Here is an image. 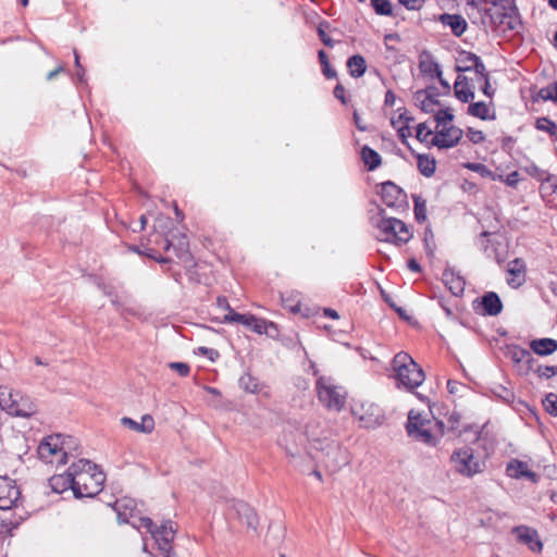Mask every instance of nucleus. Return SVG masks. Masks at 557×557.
Masks as SVG:
<instances>
[{
	"label": "nucleus",
	"mask_w": 557,
	"mask_h": 557,
	"mask_svg": "<svg viewBox=\"0 0 557 557\" xmlns=\"http://www.w3.org/2000/svg\"><path fill=\"white\" fill-rule=\"evenodd\" d=\"M75 497H94L102 490L104 473L89 460L79 459L71 465Z\"/></svg>",
	"instance_id": "f257e3e1"
},
{
	"label": "nucleus",
	"mask_w": 557,
	"mask_h": 557,
	"mask_svg": "<svg viewBox=\"0 0 557 557\" xmlns=\"http://www.w3.org/2000/svg\"><path fill=\"white\" fill-rule=\"evenodd\" d=\"M382 211L371 218L376 228V238L396 245L406 244L412 237L410 228L399 219L383 216Z\"/></svg>",
	"instance_id": "f03ea898"
},
{
	"label": "nucleus",
	"mask_w": 557,
	"mask_h": 557,
	"mask_svg": "<svg viewBox=\"0 0 557 557\" xmlns=\"http://www.w3.org/2000/svg\"><path fill=\"white\" fill-rule=\"evenodd\" d=\"M314 458L331 473L349 463L347 450L336 441L326 438L315 441Z\"/></svg>",
	"instance_id": "7ed1b4c3"
},
{
	"label": "nucleus",
	"mask_w": 557,
	"mask_h": 557,
	"mask_svg": "<svg viewBox=\"0 0 557 557\" xmlns=\"http://www.w3.org/2000/svg\"><path fill=\"white\" fill-rule=\"evenodd\" d=\"M396 379L408 391L420 386L425 379L422 368L407 352H398L393 359Z\"/></svg>",
	"instance_id": "20e7f679"
},
{
	"label": "nucleus",
	"mask_w": 557,
	"mask_h": 557,
	"mask_svg": "<svg viewBox=\"0 0 557 557\" xmlns=\"http://www.w3.org/2000/svg\"><path fill=\"white\" fill-rule=\"evenodd\" d=\"M0 407L15 417L29 418L37 412V405L29 396L10 386H0Z\"/></svg>",
	"instance_id": "39448f33"
},
{
	"label": "nucleus",
	"mask_w": 557,
	"mask_h": 557,
	"mask_svg": "<svg viewBox=\"0 0 557 557\" xmlns=\"http://www.w3.org/2000/svg\"><path fill=\"white\" fill-rule=\"evenodd\" d=\"M319 401L330 411L339 412L345 407L347 393L332 377L321 376L315 385Z\"/></svg>",
	"instance_id": "423d86ee"
},
{
	"label": "nucleus",
	"mask_w": 557,
	"mask_h": 557,
	"mask_svg": "<svg viewBox=\"0 0 557 557\" xmlns=\"http://www.w3.org/2000/svg\"><path fill=\"white\" fill-rule=\"evenodd\" d=\"M450 463L455 472L462 476L472 478L485 470V461L474 454L470 447H462L453 451Z\"/></svg>",
	"instance_id": "0eeeda50"
},
{
	"label": "nucleus",
	"mask_w": 557,
	"mask_h": 557,
	"mask_svg": "<svg viewBox=\"0 0 557 557\" xmlns=\"http://www.w3.org/2000/svg\"><path fill=\"white\" fill-rule=\"evenodd\" d=\"M38 457L47 465L63 466L67 461L64 437L61 434L46 436L38 445Z\"/></svg>",
	"instance_id": "6e6552de"
},
{
	"label": "nucleus",
	"mask_w": 557,
	"mask_h": 557,
	"mask_svg": "<svg viewBox=\"0 0 557 557\" xmlns=\"http://www.w3.org/2000/svg\"><path fill=\"white\" fill-rule=\"evenodd\" d=\"M441 425V422L429 419L426 416H422L416 410H410L406 429L408 434L417 441L429 445H434L435 438L433 435V430L434 428Z\"/></svg>",
	"instance_id": "1a4fd4ad"
},
{
	"label": "nucleus",
	"mask_w": 557,
	"mask_h": 557,
	"mask_svg": "<svg viewBox=\"0 0 557 557\" xmlns=\"http://www.w3.org/2000/svg\"><path fill=\"white\" fill-rule=\"evenodd\" d=\"M137 528H145L156 540L158 548L164 554V557H171V544L175 535V529L171 521L158 528L150 518L144 517L139 519V525Z\"/></svg>",
	"instance_id": "9d476101"
},
{
	"label": "nucleus",
	"mask_w": 557,
	"mask_h": 557,
	"mask_svg": "<svg viewBox=\"0 0 557 557\" xmlns=\"http://www.w3.org/2000/svg\"><path fill=\"white\" fill-rule=\"evenodd\" d=\"M351 412L361 426L367 429H375L382 425L385 418L382 408L371 400L356 401Z\"/></svg>",
	"instance_id": "9b49d317"
},
{
	"label": "nucleus",
	"mask_w": 557,
	"mask_h": 557,
	"mask_svg": "<svg viewBox=\"0 0 557 557\" xmlns=\"http://www.w3.org/2000/svg\"><path fill=\"white\" fill-rule=\"evenodd\" d=\"M493 8L490 9V16L494 24L507 25L515 29L517 20L515 17L513 0H491Z\"/></svg>",
	"instance_id": "f8f14e48"
},
{
	"label": "nucleus",
	"mask_w": 557,
	"mask_h": 557,
	"mask_svg": "<svg viewBox=\"0 0 557 557\" xmlns=\"http://www.w3.org/2000/svg\"><path fill=\"white\" fill-rule=\"evenodd\" d=\"M505 354L515 363L520 374L527 375L533 369L534 358L531 351L518 345H510L506 347Z\"/></svg>",
	"instance_id": "ddd939ff"
},
{
	"label": "nucleus",
	"mask_w": 557,
	"mask_h": 557,
	"mask_svg": "<svg viewBox=\"0 0 557 557\" xmlns=\"http://www.w3.org/2000/svg\"><path fill=\"white\" fill-rule=\"evenodd\" d=\"M21 492L15 482L8 476H0V509L16 508Z\"/></svg>",
	"instance_id": "4468645a"
},
{
	"label": "nucleus",
	"mask_w": 557,
	"mask_h": 557,
	"mask_svg": "<svg viewBox=\"0 0 557 557\" xmlns=\"http://www.w3.org/2000/svg\"><path fill=\"white\" fill-rule=\"evenodd\" d=\"M381 199L388 208L399 209L407 205L406 194L393 182H385L381 185Z\"/></svg>",
	"instance_id": "2eb2a0df"
},
{
	"label": "nucleus",
	"mask_w": 557,
	"mask_h": 557,
	"mask_svg": "<svg viewBox=\"0 0 557 557\" xmlns=\"http://www.w3.org/2000/svg\"><path fill=\"white\" fill-rule=\"evenodd\" d=\"M463 132L457 126L444 127L431 140L433 146L440 149H447L455 147L462 138Z\"/></svg>",
	"instance_id": "dca6fc26"
},
{
	"label": "nucleus",
	"mask_w": 557,
	"mask_h": 557,
	"mask_svg": "<svg viewBox=\"0 0 557 557\" xmlns=\"http://www.w3.org/2000/svg\"><path fill=\"white\" fill-rule=\"evenodd\" d=\"M512 534L520 544L527 545L530 550L540 553L543 544L539 537L536 530L527 525H519L512 529Z\"/></svg>",
	"instance_id": "f3484780"
},
{
	"label": "nucleus",
	"mask_w": 557,
	"mask_h": 557,
	"mask_svg": "<svg viewBox=\"0 0 557 557\" xmlns=\"http://www.w3.org/2000/svg\"><path fill=\"white\" fill-rule=\"evenodd\" d=\"M440 91L435 86H429L414 92L413 99L420 103V108L425 113L434 112V107L440 104Z\"/></svg>",
	"instance_id": "a211bd4d"
},
{
	"label": "nucleus",
	"mask_w": 557,
	"mask_h": 557,
	"mask_svg": "<svg viewBox=\"0 0 557 557\" xmlns=\"http://www.w3.org/2000/svg\"><path fill=\"white\" fill-rule=\"evenodd\" d=\"M302 436L294 431H284L278 437V445L290 457H296L301 451Z\"/></svg>",
	"instance_id": "6ab92c4d"
},
{
	"label": "nucleus",
	"mask_w": 557,
	"mask_h": 557,
	"mask_svg": "<svg viewBox=\"0 0 557 557\" xmlns=\"http://www.w3.org/2000/svg\"><path fill=\"white\" fill-rule=\"evenodd\" d=\"M171 249L178 259L186 260L189 257V244L186 236L184 234L178 236L173 234L171 238H166L164 250L170 251Z\"/></svg>",
	"instance_id": "aec40b11"
},
{
	"label": "nucleus",
	"mask_w": 557,
	"mask_h": 557,
	"mask_svg": "<svg viewBox=\"0 0 557 557\" xmlns=\"http://www.w3.org/2000/svg\"><path fill=\"white\" fill-rule=\"evenodd\" d=\"M234 509L238 516V518L253 531L257 530L258 527V516L255 509L245 502L238 500L234 504Z\"/></svg>",
	"instance_id": "412c9836"
},
{
	"label": "nucleus",
	"mask_w": 557,
	"mask_h": 557,
	"mask_svg": "<svg viewBox=\"0 0 557 557\" xmlns=\"http://www.w3.org/2000/svg\"><path fill=\"white\" fill-rule=\"evenodd\" d=\"M438 21L444 26H448L456 37L462 36L468 27L467 21L459 14L443 13L438 16Z\"/></svg>",
	"instance_id": "4be33fe9"
},
{
	"label": "nucleus",
	"mask_w": 557,
	"mask_h": 557,
	"mask_svg": "<svg viewBox=\"0 0 557 557\" xmlns=\"http://www.w3.org/2000/svg\"><path fill=\"white\" fill-rule=\"evenodd\" d=\"M121 423L129 430L145 434L151 433L154 429V420L150 414L143 416L140 422H137L132 418L124 417L121 419Z\"/></svg>",
	"instance_id": "5701e85b"
},
{
	"label": "nucleus",
	"mask_w": 557,
	"mask_h": 557,
	"mask_svg": "<svg viewBox=\"0 0 557 557\" xmlns=\"http://www.w3.org/2000/svg\"><path fill=\"white\" fill-rule=\"evenodd\" d=\"M524 282V265L519 259H515L508 264L507 283L517 288Z\"/></svg>",
	"instance_id": "b1692460"
},
{
	"label": "nucleus",
	"mask_w": 557,
	"mask_h": 557,
	"mask_svg": "<svg viewBox=\"0 0 557 557\" xmlns=\"http://www.w3.org/2000/svg\"><path fill=\"white\" fill-rule=\"evenodd\" d=\"M506 471L510 478H513V479L525 478V479H529V480L535 482V478H536L535 473L530 471L528 469V465L524 463L523 461H520L517 459L511 460L507 465Z\"/></svg>",
	"instance_id": "393cba45"
},
{
	"label": "nucleus",
	"mask_w": 557,
	"mask_h": 557,
	"mask_svg": "<svg viewBox=\"0 0 557 557\" xmlns=\"http://www.w3.org/2000/svg\"><path fill=\"white\" fill-rule=\"evenodd\" d=\"M530 349L537 356H549L557 350V341L552 338H539L530 342Z\"/></svg>",
	"instance_id": "a878e982"
},
{
	"label": "nucleus",
	"mask_w": 557,
	"mask_h": 557,
	"mask_svg": "<svg viewBox=\"0 0 557 557\" xmlns=\"http://www.w3.org/2000/svg\"><path fill=\"white\" fill-rule=\"evenodd\" d=\"M71 475V467L64 474H57L50 478V486L55 493H63L71 488L74 492V482Z\"/></svg>",
	"instance_id": "bb28decb"
},
{
	"label": "nucleus",
	"mask_w": 557,
	"mask_h": 557,
	"mask_svg": "<svg viewBox=\"0 0 557 557\" xmlns=\"http://www.w3.org/2000/svg\"><path fill=\"white\" fill-rule=\"evenodd\" d=\"M346 65L349 75L354 78L363 76L367 71L366 59L361 54H354L348 58Z\"/></svg>",
	"instance_id": "cd10ccee"
},
{
	"label": "nucleus",
	"mask_w": 557,
	"mask_h": 557,
	"mask_svg": "<svg viewBox=\"0 0 557 557\" xmlns=\"http://www.w3.org/2000/svg\"><path fill=\"white\" fill-rule=\"evenodd\" d=\"M361 159L369 171H373L381 165L382 158L374 149L363 146L360 151Z\"/></svg>",
	"instance_id": "c85d7f7f"
},
{
	"label": "nucleus",
	"mask_w": 557,
	"mask_h": 557,
	"mask_svg": "<svg viewBox=\"0 0 557 557\" xmlns=\"http://www.w3.org/2000/svg\"><path fill=\"white\" fill-rule=\"evenodd\" d=\"M423 55H426V60H420L419 69L421 73L429 75L431 77H440L442 75V70L440 64L433 60L432 55L428 52H423Z\"/></svg>",
	"instance_id": "c756f323"
},
{
	"label": "nucleus",
	"mask_w": 557,
	"mask_h": 557,
	"mask_svg": "<svg viewBox=\"0 0 557 557\" xmlns=\"http://www.w3.org/2000/svg\"><path fill=\"white\" fill-rule=\"evenodd\" d=\"M482 306L488 315H497L502 311V301L495 293H488L482 298Z\"/></svg>",
	"instance_id": "7c9ffc66"
},
{
	"label": "nucleus",
	"mask_w": 557,
	"mask_h": 557,
	"mask_svg": "<svg viewBox=\"0 0 557 557\" xmlns=\"http://www.w3.org/2000/svg\"><path fill=\"white\" fill-rule=\"evenodd\" d=\"M468 114L481 120H490L493 121L496 119L495 113L490 114V110L485 102L479 101L473 102L468 107Z\"/></svg>",
	"instance_id": "2f4dec72"
},
{
	"label": "nucleus",
	"mask_w": 557,
	"mask_h": 557,
	"mask_svg": "<svg viewBox=\"0 0 557 557\" xmlns=\"http://www.w3.org/2000/svg\"><path fill=\"white\" fill-rule=\"evenodd\" d=\"M418 170L425 177H430L435 173L436 162L435 159L429 154H418Z\"/></svg>",
	"instance_id": "473e14b6"
},
{
	"label": "nucleus",
	"mask_w": 557,
	"mask_h": 557,
	"mask_svg": "<svg viewBox=\"0 0 557 557\" xmlns=\"http://www.w3.org/2000/svg\"><path fill=\"white\" fill-rule=\"evenodd\" d=\"M444 282L453 295L458 296L465 289V281L453 273H444Z\"/></svg>",
	"instance_id": "72a5a7b5"
},
{
	"label": "nucleus",
	"mask_w": 557,
	"mask_h": 557,
	"mask_svg": "<svg viewBox=\"0 0 557 557\" xmlns=\"http://www.w3.org/2000/svg\"><path fill=\"white\" fill-rule=\"evenodd\" d=\"M468 57H476L475 53L469 52V51H461L459 53V57L457 59V65L455 67V71L458 73H465L472 71L471 64L472 60Z\"/></svg>",
	"instance_id": "f704fd0d"
},
{
	"label": "nucleus",
	"mask_w": 557,
	"mask_h": 557,
	"mask_svg": "<svg viewBox=\"0 0 557 557\" xmlns=\"http://www.w3.org/2000/svg\"><path fill=\"white\" fill-rule=\"evenodd\" d=\"M238 383H239L240 388H243L244 391H246L248 393L255 394L260 391V384L257 381V379L252 377L248 373H245L244 375H242Z\"/></svg>",
	"instance_id": "c9c22d12"
},
{
	"label": "nucleus",
	"mask_w": 557,
	"mask_h": 557,
	"mask_svg": "<svg viewBox=\"0 0 557 557\" xmlns=\"http://www.w3.org/2000/svg\"><path fill=\"white\" fill-rule=\"evenodd\" d=\"M253 317L255 315H252V314H240V313L234 312L233 310H230V313L224 315V322H228V323L236 322V323L246 325L247 327H250L251 322H253Z\"/></svg>",
	"instance_id": "e433bc0d"
},
{
	"label": "nucleus",
	"mask_w": 557,
	"mask_h": 557,
	"mask_svg": "<svg viewBox=\"0 0 557 557\" xmlns=\"http://www.w3.org/2000/svg\"><path fill=\"white\" fill-rule=\"evenodd\" d=\"M539 99L544 101L553 100L554 102H557V82H553L547 87L541 88L534 100Z\"/></svg>",
	"instance_id": "4c0bfd02"
},
{
	"label": "nucleus",
	"mask_w": 557,
	"mask_h": 557,
	"mask_svg": "<svg viewBox=\"0 0 557 557\" xmlns=\"http://www.w3.org/2000/svg\"><path fill=\"white\" fill-rule=\"evenodd\" d=\"M371 5L379 15L391 16L393 14V5L389 0H371Z\"/></svg>",
	"instance_id": "58836bf2"
},
{
	"label": "nucleus",
	"mask_w": 557,
	"mask_h": 557,
	"mask_svg": "<svg viewBox=\"0 0 557 557\" xmlns=\"http://www.w3.org/2000/svg\"><path fill=\"white\" fill-rule=\"evenodd\" d=\"M535 127L539 131L547 132L552 136L556 134L557 125L555 122L547 117H539L535 122Z\"/></svg>",
	"instance_id": "ea45409f"
},
{
	"label": "nucleus",
	"mask_w": 557,
	"mask_h": 557,
	"mask_svg": "<svg viewBox=\"0 0 557 557\" xmlns=\"http://www.w3.org/2000/svg\"><path fill=\"white\" fill-rule=\"evenodd\" d=\"M135 508L134 502L131 499H121L116 500L114 504V509L117 512V517L120 520H123L124 522L127 521L126 513L122 512V509H129L133 510Z\"/></svg>",
	"instance_id": "a19ab883"
},
{
	"label": "nucleus",
	"mask_w": 557,
	"mask_h": 557,
	"mask_svg": "<svg viewBox=\"0 0 557 557\" xmlns=\"http://www.w3.org/2000/svg\"><path fill=\"white\" fill-rule=\"evenodd\" d=\"M469 58H470V60H472V64H471L472 71L475 72V74L479 76V79L490 77L488 72L486 71V67L479 55L469 57Z\"/></svg>",
	"instance_id": "79ce46f5"
},
{
	"label": "nucleus",
	"mask_w": 557,
	"mask_h": 557,
	"mask_svg": "<svg viewBox=\"0 0 557 557\" xmlns=\"http://www.w3.org/2000/svg\"><path fill=\"white\" fill-rule=\"evenodd\" d=\"M454 91H455L456 98L463 103H467L474 98V92L472 91V89L469 86H467V87L454 86Z\"/></svg>",
	"instance_id": "37998d69"
},
{
	"label": "nucleus",
	"mask_w": 557,
	"mask_h": 557,
	"mask_svg": "<svg viewBox=\"0 0 557 557\" xmlns=\"http://www.w3.org/2000/svg\"><path fill=\"white\" fill-rule=\"evenodd\" d=\"M543 406L547 413H549L553 417H556L557 416V395L549 393L543 399Z\"/></svg>",
	"instance_id": "c03bdc74"
},
{
	"label": "nucleus",
	"mask_w": 557,
	"mask_h": 557,
	"mask_svg": "<svg viewBox=\"0 0 557 557\" xmlns=\"http://www.w3.org/2000/svg\"><path fill=\"white\" fill-rule=\"evenodd\" d=\"M330 25L327 22H321L318 26V36L320 40L326 46V47H334L335 41L326 34L325 28H327Z\"/></svg>",
	"instance_id": "a18cd8bd"
},
{
	"label": "nucleus",
	"mask_w": 557,
	"mask_h": 557,
	"mask_svg": "<svg viewBox=\"0 0 557 557\" xmlns=\"http://www.w3.org/2000/svg\"><path fill=\"white\" fill-rule=\"evenodd\" d=\"M413 121V117L408 114L407 110H404L403 113H400L397 117H393L391 120V124L393 127H397L398 124H401V126L409 127V124Z\"/></svg>",
	"instance_id": "49530a36"
},
{
	"label": "nucleus",
	"mask_w": 557,
	"mask_h": 557,
	"mask_svg": "<svg viewBox=\"0 0 557 557\" xmlns=\"http://www.w3.org/2000/svg\"><path fill=\"white\" fill-rule=\"evenodd\" d=\"M269 326H273V323H268L265 320L253 317L250 329L258 334H263L268 332Z\"/></svg>",
	"instance_id": "de8ad7c7"
},
{
	"label": "nucleus",
	"mask_w": 557,
	"mask_h": 557,
	"mask_svg": "<svg viewBox=\"0 0 557 557\" xmlns=\"http://www.w3.org/2000/svg\"><path fill=\"white\" fill-rule=\"evenodd\" d=\"M454 120V114L451 113L449 108L442 109L437 111L435 114V121L438 125H445L447 122H451Z\"/></svg>",
	"instance_id": "09e8293b"
},
{
	"label": "nucleus",
	"mask_w": 557,
	"mask_h": 557,
	"mask_svg": "<svg viewBox=\"0 0 557 557\" xmlns=\"http://www.w3.org/2000/svg\"><path fill=\"white\" fill-rule=\"evenodd\" d=\"M467 137L473 144H481L485 140V136L482 131H476L472 127H469L467 131Z\"/></svg>",
	"instance_id": "8fccbe9b"
},
{
	"label": "nucleus",
	"mask_w": 557,
	"mask_h": 557,
	"mask_svg": "<svg viewBox=\"0 0 557 557\" xmlns=\"http://www.w3.org/2000/svg\"><path fill=\"white\" fill-rule=\"evenodd\" d=\"M432 134H433V132L431 129L426 128L425 123L418 124L416 137L419 141H421V143L428 141V137L431 136Z\"/></svg>",
	"instance_id": "3c124183"
},
{
	"label": "nucleus",
	"mask_w": 557,
	"mask_h": 557,
	"mask_svg": "<svg viewBox=\"0 0 557 557\" xmlns=\"http://www.w3.org/2000/svg\"><path fill=\"white\" fill-rule=\"evenodd\" d=\"M104 293L106 296L110 297L111 298V302L116 306V307H120L122 306L123 304L120 301L117 295L114 293L113 288L110 287V286H107L104 284H99L98 285Z\"/></svg>",
	"instance_id": "603ef678"
},
{
	"label": "nucleus",
	"mask_w": 557,
	"mask_h": 557,
	"mask_svg": "<svg viewBox=\"0 0 557 557\" xmlns=\"http://www.w3.org/2000/svg\"><path fill=\"white\" fill-rule=\"evenodd\" d=\"M169 367L170 369L176 371L181 376H187L190 371L189 366L184 362H171Z\"/></svg>",
	"instance_id": "864d4df0"
},
{
	"label": "nucleus",
	"mask_w": 557,
	"mask_h": 557,
	"mask_svg": "<svg viewBox=\"0 0 557 557\" xmlns=\"http://www.w3.org/2000/svg\"><path fill=\"white\" fill-rule=\"evenodd\" d=\"M535 372L540 377L549 379L556 374L557 370L555 367L540 366Z\"/></svg>",
	"instance_id": "5fc2aeb1"
},
{
	"label": "nucleus",
	"mask_w": 557,
	"mask_h": 557,
	"mask_svg": "<svg viewBox=\"0 0 557 557\" xmlns=\"http://www.w3.org/2000/svg\"><path fill=\"white\" fill-rule=\"evenodd\" d=\"M408 10H420L424 0H398Z\"/></svg>",
	"instance_id": "6e6d98bb"
},
{
	"label": "nucleus",
	"mask_w": 557,
	"mask_h": 557,
	"mask_svg": "<svg viewBox=\"0 0 557 557\" xmlns=\"http://www.w3.org/2000/svg\"><path fill=\"white\" fill-rule=\"evenodd\" d=\"M334 97L338 99L343 104L347 103L346 90L342 84H337L334 88Z\"/></svg>",
	"instance_id": "4d7b16f0"
},
{
	"label": "nucleus",
	"mask_w": 557,
	"mask_h": 557,
	"mask_svg": "<svg viewBox=\"0 0 557 557\" xmlns=\"http://www.w3.org/2000/svg\"><path fill=\"white\" fill-rule=\"evenodd\" d=\"M483 81V85L481 86V90L482 92L487 96L488 98H492L494 92H495V89L492 88L491 84H490V77H485L482 79Z\"/></svg>",
	"instance_id": "13d9d810"
},
{
	"label": "nucleus",
	"mask_w": 557,
	"mask_h": 557,
	"mask_svg": "<svg viewBox=\"0 0 557 557\" xmlns=\"http://www.w3.org/2000/svg\"><path fill=\"white\" fill-rule=\"evenodd\" d=\"M398 137L399 139L401 140V143L404 145H408L407 143V137L410 136V131H409V127H406V126H399L398 129Z\"/></svg>",
	"instance_id": "bf43d9fd"
},
{
	"label": "nucleus",
	"mask_w": 557,
	"mask_h": 557,
	"mask_svg": "<svg viewBox=\"0 0 557 557\" xmlns=\"http://www.w3.org/2000/svg\"><path fill=\"white\" fill-rule=\"evenodd\" d=\"M467 166H468V169L475 171V172H480L481 174H490L491 173V171L487 170V168L481 163H469Z\"/></svg>",
	"instance_id": "052dcab7"
},
{
	"label": "nucleus",
	"mask_w": 557,
	"mask_h": 557,
	"mask_svg": "<svg viewBox=\"0 0 557 557\" xmlns=\"http://www.w3.org/2000/svg\"><path fill=\"white\" fill-rule=\"evenodd\" d=\"M322 73L329 79L337 76L336 71L331 67L330 63L322 65Z\"/></svg>",
	"instance_id": "680f3d73"
},
{
	"label": "nucleus",
	"mask_w": 557,
	"mask_h": 557,
	"mask_svg": "<svg viewBox=\"0 0 557 557\" xmlns=\"http://www.w3.org/2000/svg\"><path fill=\"white\" fill-rule=\"evenodd\" d=\"M539 181H542V182H547L549 183L550 181V177L549 175L547 174L546 171H543V170H540L537 168L534 169V174H533Z\"/></svg>",
	"instance_id": "e2e57ef3"
},
{
	"label": "nucleus",
	"mask_w": 557,
	"mask_h": 557,
	"mask_svg": "<svg viewBox=\"0 0 557 557\" xmlns=\"http://www.w3.org/2000/svg\"><path fill=\"white\" fill-rule=\"evenodd\" d=\"M395 101H396V96H395L394 91L391 89L387 90L385 94V99H384L385 106L393 107L395 104Z\"/></svg>",
	"instance_id": "0e129e2a"
},
{
	"label": "nucleus",
	"mask_w": 557,
	"mask_h": 557,
	"mask_svg": "<svg viewBox=\"0 0 557 557\" xmlns=\"http://www.w3.org/2000/svg\"><path fill=\"white\" fill-rule=\"evenodd\" d=\"M519 173L518 172H511L510 174L507 175V178H506V183L509 185V186H516L517 183L519 182Z\"/></svg>",
	"instance_id": "69168bd1"
},
{
	"label": "nucleus",
	"mask_w": 557,
	"mask_h": 557,
	"mask_svg": "<svg viewBox=\"0 0 557 557\" xmlns=\"http://www.w3.org/2000/svg\"><path fill=\"white\" fill-rule=\"evenodd\" d=\"M199 351L202 355H207L211 360H214L219 356L216 350L210 349V348H207V347H200Z\"/></svg>",
	"instance_id": "338daca9"
},
{
	"label": "nucleus",
	"mask_w": 557,
	"mask_h": 557,
	"mask_svg": "<svg viewBox=\"0 0 557 557\" xmlns=\"http://www.w3.org/2000/svg\"><path fill=\"white\" fill-rule=\"evenodd\" d=\"M413 202L414 207L413 209H424L425 208V200L420 195H413Z\"/></svg>",
	"instance_id": "774afa93"
}]
</instances>
